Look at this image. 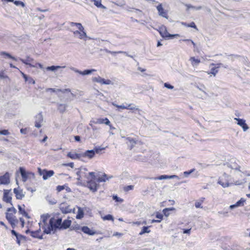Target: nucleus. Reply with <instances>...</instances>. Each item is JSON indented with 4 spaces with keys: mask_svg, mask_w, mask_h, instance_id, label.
Segmentation results:
<instances>
[{
    "mask_svg": "<svg viewBox=\"0 0 250 250\" xmlns=\"http://www.w3.org/2000/svg\"><path fill=\"white\" fill-rule=\"evenodd\" d=\"M104 149L105 147H102L100 146H97L94 147L93 150L94 151V154L95 155L96 154H100L102 150H104Z\"/></svg>",
    "mask_w": 250,
    "mask_h": 250,
    "instance_id": "34",
    "label": "nucleus"
},
{
    "mask_svg": "<svg viewBox=\"0 0 250 250\" xmlns=\"http://www.w3.org/2000/svg\"><path fill=\"white\" fill-rule=\"evenodd\" d=\"M43 118L42 112H40L35 116V126L40 128L42 126V123L43 122Z\"/></svg>",
    "mask_w": 250,
    "mask_h": 250,
    "instance_id": "12",
    "label": "nucleus"
},
{
    "mask_svg": "<svg viewBox=\"0 0 250 250\" xmlns=\"http://www.w3.org/2000/svg\"><path fill=\"white\" fill-rule=\"evenodd\" d=\"M81 230L85 234H88L90 236L94 235L98 233L95 230H91L87 226L81 227Z\"/></svg>",
    "mask_w": 250,
    "mask_h": 250,
    "instance_id": "16",
    "label": "nucleus"
},
{
    "mask_svg": "<svg viewBox=\"0 0 250 250\" xmlns=\"http://www.w3.org/2000/svg\"><path fill=\"white\" fill-rule=\"evenodd\" d=\"M60 68H61L60 66L52 65L50 66H47L46 69L47 71H55Z\"/></svg>",
    "mask_w": 250,
    "mask_h": 250,
    "instance_id": "37",
    "label": "nucleus"
},
{
    "mask_svg": "<svg viewBox=\"0 0 250 250\" xmlns=\"http://www.w3.org/2000/svg\"><path fill=\"white\" fill-rule=\"evenodd\" d=\"M226 250H243V249L239 246H236V248L234 247V246H233V248H231V249H225Z\"/></svg>",
    "mask_w": 250,
    "mask_h": 250,
    "instance_id": "64",
    "label": "nucleus"
},
{
    "mask_svg": "<svg viewBox=\"0 0 250 250\" xmlns=\"http://www.w3.org/2000/svg\"><path fill=\"white\" fill-rule=\"evenodd\" d=\"M83 170H87V168L84 167H81L76 172V174L78 176L82 175L81 172H82Z\"/></svg>",
    "mask_w": 250,
    "mask_h": 250,
    "instance_id": "50",
    "label": "nucleus"
},
{
    "mask_svg": "<svg viewBox=\"0 0 250 250\" xmlns=\"http://www.w3.org/2000/svg\"><path fill=\"white\" fill-rule=\"evenodd\" d=\"M156 218H157V219H159V220L161 221V220L163 218V214H162L161 213L157 212L156 214Z\"/></svg>",
    "mask_w": 250,
    "mask_h": 250,
    "instance_id": "60",
    "label": "nucleus"
},
{
    "mask_svg": "<svg viewBox=\"0 0 250 250\" xmlns=\"http://www.w3.org/2000/svg\"><path fill=\"white\" fill-rule=\"evenodd\" d=\"M13 2H14V4L17 6L21 5L23 7L25 6L24 2L20 0H13Z\"/></svg>",
    "mask_w": 250,
    "mask_h": 250,
    "instance_id": "48",
    "label": "nucleus"
},
{
    "mask_svg": "<svg viewBox=\"0 0 250 250\" xmlns=\"http://www.w3.org/2000/svg\"><path fill=\"white\" fill-rule=\"evenodd\" d=\"M59 208L63 214L71 213L72 208L66 203H62L59 206Z\"/></svg>",
    "mask_w": 250,
    "mask_h": 250,
    "instance_id": "9",
    "label": "nucleus"
},
{
    "mask_svg": "<svg viewBox=\"0 0 250 250\" xmlns=\"http://www.w3.org/2000/svg\"><path fill=\"white\" fill-rule=\"evenodd\" d=\"M157 31L163 38L166 39L167 38V34H168V32H167V27L165 26L162 25L158 29H157Z\"/></svg>",
    "mask_w": 250,
    "mask_h": 250,
    "instance_id": "17",
    "label": "nucleus"
},
{
    "mask_svg": "<svg viewBox=\"0 0 250 250\" xmlns=\"http://www.w3.org/2000/svg\"><path fill=\"white\" fill-rule=\"evenodd\" d=\"M66 187L65 185H62V186H58L57 187L56 189L58 192H60L62 190L65 189V187Z\"/></svg>",
    "mask_w": 250,
    "mask_h": 250,
    "instance_id": "58",
    "label": "nucleus"
},
{
    "mask_svg": "<svg viewBox=\"0 0 250 250\" xmlns=\"http://www.w3.org/2000/svg\"><path fill=\"white\" fill-rule=\"evenodd\" d=\"M83 157H87L92 159L95 156L94 151L93 149L86 150L84 153H82Z\"/></svg>",
    "mask_w": 250,
    "mask_h": 250,
    "instance_id": "22",
    "label": "nucleus"
},
{
    "mask_svg": "<svg viewBox=\"0 0 250 250\" xmlns=\"http://www.w3.org/2000/svg\"><path fill=\"white\" fill-rule=\"evenodd\" d=\"M70 69L73 71H74L76 73H78L81 75H89L91 74L92 72L96 71V70L94 69H85L83 71H81L77 69H76L75 67H71Z\"/></svg>",
    "mask_w": 250,
    "mask_h": 250,
    "instance_id": "11",
    "label": "nucleus"
},
{
    "mask_svg": "<svg viewBox=\"0 0 250 250\" xmlns=\"http://www.w3.org/2000/svg\"><path fill=\"white\" fill-rule=\"evenodd\" d=\"M81 227L78 224H76L74 226H72L70 229L71 230H78V229H81Z\"/></svg>",
    "mask_w": 250,
    "mask_h": 250,
    "instance_id": "61",
    "label": "nucleus"
},
{
    "mask_svg": "<svg viewBox=\"0 0 250 250\" xmlns=\"http://www.w3.org/2000/svg\"><path fill=\"white\" fill-rule=\"evenodd\" d=\"M164 86L168 89H172L174 86L168 83H164Z\"/></svg>",
    "mask_w": 250,
    "mask_h": 250,
    "instance_id": "59",
    "label": "nucleus"
},
{
    "mask_svg": "<svg viewBox=\"0 0 250 250\" xmlns=\"http://www.w3.org/2000/svg\"><path fill=\"white\" fill-rule=\"evenodd\" d=\"M10 182V176L8 172H6L4 175L0 176V185H8Z\"/></svg>",
    "mask_w": 250,
    "mask_h": 250,
    "instance_id": "14",
    "label": "nucleus"
},
{
    "mask_svg": "<svg viewBox=\"0 0 250 250\" xmlns=\"http://www.w3.org/2000/svg\"><path fill=\"white\" fill-rule=\"evenodd\" d=\"M112 199L116 202H118V203H122L124 201V200L123 199L120 198L117 195H114L112 196Z\"/></svg>",
    "mask_w": 250,
    "mask_h": 250,
    "instance_id": "46",
    "label": "nucleus"
},
{
    "mask_svg": "<svg viewBox=\"0 0 250 250\" xmlns=\"http://www.w3.org/2000/svg\"><path fill=\"white\" fill-rule=\"evenodd\" d=\"M169 211H170L168 210V209H167L166 208H164L163 210L164 215L167 217L169 215Z\"/></svg>",
    "mask_w": 250,
    "mask_h": 250,
    "instance_id": "63",
    "label": "nucleus"
},
{
    "mask_svg": "<svg viewBox=\"0 0 250 250\" xmlns=\"http://www.w3.org/2000/svg\"><path fill=\"white\" fill-rule=\"evenodd\" d=\"M61 217L57 218V219L54 217H51L49 220L48 226L42 227L43 229V232L44 234H55L57 230H61Z\"/></svg>",
    "mask_w": 250,
    "mask_h": 250,
    "instance_id": "1",
    "label": "nucleus"
},
{
    "mask_svg": "<svg viewBox=\"0 0 250 250\" xmlns=\"http://www.w3.org/2000/svg\"><path fill=\"white\" fill-rule=\"evenodd\" d=\"M91 1L94 2V5L98 8L106 9V7L102 4L101 0H91Z\"/></svg>",
    "mask_w": 250,
    "mask_h": 250,
    "instance_id": "28",
    "label": "nucleus"
},
{
    "mask_svg": "<svg viewBox=\"0 0 250 250\" xmlns=\"http://www.w3.org/2000/svg\"><path fill=\"white\" fill-rule=\"evenodd\" d=\"M22 207H23V208L21 206L19 205L18 206V209H19V213L20 214L22 215L23 216H24L26 218H28V219L30 218V217L29 215H28V214L26 212V211L24 209L25 205L24 204L22 205Z\"/></svg>",
    "mask_w": 250,
    "mask_h": 250,
    "instance_id": "23",
    "label": "nucleus"
},
{
    "mask_svg": "<svg viewBox=\"0 0 250 250\" xmlns=\"http://www.w3.org/2000/svg\"><path fill=\"white\" fill-rule=\"evenodd\" d=\"M211 65H217V66H219V68H220L221 67H224L225 68H228V65H225V64H224L223 63H216V64L212 63Z\"/></svg>",
    "mask_w": 250,
    "mask_h": 250,
    "instance_id": "49",
    "label": "nucleus"
},
{
    "mask_svg": "<svg viewBox=\"0 0 250 250\" xmlns=\"http://www.w3.org/2000/svg\"><path fill=\"white\" fill-rule=\"evenodd\" d=\"M59 89H56V88H48L46 89V92H59L58 90Z\"/></svg>",
    "mask_w": 250,
    "mask_h": 250,
    "instance_id": "62",
    "label": "nucleus"
},
{
    "mask_svg": "<svg viewBox=\"0 0 250 250\" xmlns=\"http://www.w3.org/2000/svg\"><path fill=\"white\" fill-rule=\"evenodd\" d=\"M9 134V132L7 129H2L0 130V135H8Z\"/></svg>",
    "mask_w": 250,
    "mask_h": 250,
    "instance_id": "56",
    "label": "nucleus"
},
{
    "mask_svg": "<svg viewBox=\"0 0 250 250\" xmlns=\"http://www.w3.org/2000/svg\"><path fill=\"white\" fill-rule=\"evenodd\" d=\"M92 81L94 82L100 83L102 84L108 85L113 84V83L111 80L109 79H104L100 76L93 77L92 78Z\"/></svg>",
    "mask_w": 250,
    "mask_h": 250,
    "instance_id": "6",
    "label": "nucleus"
},
{
    "mask_svg": "<svg viewBox=\"0 0 250 250\" xmlns=\"http://www.w3.org/2000/svg\"><path fill=\"white\" fill-rule=\"evenodd\" d=\"M214 67L211 68L210 71L208 74H211L213 76H215L216 74L218 72L219 66H217V65H214Z\"/></svg>",
    "mask_w": 250,
    "mask_h": 250,
    "instance_id": "36",
    "label": "nucleus"
},
{
    "mask_svg": "<svg viewBox=\"0 0 250 250\" xmlns=\"http://www.w3.org/2000/svg\"><path fill=\"white\" fill-rule=\"evenodd\" d=\"M187 26L188 27H191V28H194V29H196V30H198L197 28V26L196 25V24H195V23L194 22H191L190 23H188L187 24Z\"/></svg>",
    "mask_w": 250,
    "mask_h": 250,
    "instance_id": "53",
    "label": "nucleus"
},
{
    "mask_svg": "<svg viewBox=\"0 0 250 250\" xmlns=\"http://www.w3.org/2000/svg\"><path fill=\"white\" fill-rule=\"evenodd\" d=\"M157 10L158 12V14L159 16L165 18L167 19H168V16L167 15V12L166 10H165L162 4L161 3H159L157 6H156Z\"/></svg>",
    "mask_w": 250,
    "mask_h": 250,
    "instance_id": "10",
    "label": "nucleus"
},
{
    "mask_svg": "<svg viewBox=\"0 0 250 250\" xmlns=\"http://www.w3.org/2000/svg\"><path fill=\"white\" fill-rule=\"evenodd\" d=\"M31 236L35 238H38L39 239H42L43 236L42 235H40L39 234L36 233L34 231H31Z\"/></svg>",
    "mask_w": 250,
    "mask_h": 250,
    "instance_id": "40",
    "label": "nucleus"
},
{
    "mask_svg": "<svg viewBox=\"0 0 250 250\" xmlns=\"http://www.w3.org/2000/svg\"><path fill=\"white\" fill-rule=\"evenodd\" d=\"M176 178L177 179H179V177L176 175H161L158 177H153L151 179L154 180H162L164 179H174Z\"/></svg>",
    "mask_w": 250,
    "mask_h": 250,
    "instance_id": "15",
    "label": "nucleus"
},
{
    "mask_svg": "<svg viewBox=\"0 0 250 250\" xmlns=\"http://www.w3.org/2000/svg\"><path fill=\"white\" fill-rule=\"evenodd\" d=\"M71 221L68 219H65L62 222V218H61V230L66 229L70 228L71 225Z\"/></svg>",
    "mask_w": 250,
    "mask_h": 250,
    "instance_id": "20",
    "label": "nucleus"
},
{
    "mask_svg": "<svg viewBox=\"0 0 250 250\" xmlns=\"http://www.w3.org/2000/svg\"><path fill=\"white\" fill-rule=\"evenodd\" d=\"M246 200L243 198H241L239 200H238L236 203V206L239 207H241L244 206V203L245 202Z\"/></svg>",
    "mask_w": 250,
    "mask_h": 250,
    "instance_id": "45",
    "label": "nucleus"
},
{
    "mask_svg": "<svg viewBox=\"0 0 250 250\" xmlns=\"http://www.w3.org/2000/svg\"><path fill=\"white\" fill-rule=\"evenodd\" d=\"M224 166L232 169L240 171V167L236 163V160L234 159H232L230 162L224 164Z\"/></svg>",
    "mask_w": 250,
    "mask_h": 250,
    "instance_id": "8",
    "label": "nucleus"
},
{
    "mask_svg": "<svg viewBox=\"0 0 250 250\" xmlns=\"http://www.w3.org/2000/svg\"><path fill=\"white\" fill-rule=\"evenodd\" d=\"M149 227L150 226H144L141 229V231L139 232V235H143L146 233H149L150 232V230L149 229Z\"/></svg>",
    "mask_w": 250,
    "mask_h": 250,
    "instance_id": "31",
    "label": "nucleus"
},
{
    "mask_svg": "<svg viewBox=\"0 0 250 250\" xmlns=\"http://www.w3.org/2000/svg\"><path fill=\"white\" fill-rule=\"evenodd\" d=\"M179 35L178 34H171L168 33L167 34V38L166 40H169V39H174L175 37H179Z\"/></svg>",
    "mask_w": 250,
    "mask_h": 250,
    "instance_id": "47",
    "label": "nucleus"
},
{
    "mask_svg": "<svg viewBox=\"0 0 250 250\" xmlns=\"http://www.w3.org/2000/svg\"><path fill=\"white\" fill-rule=\"evenodd\" d=\"M0 78L4 79L8 78V77L7 75L5 74L4 71H1L0 72Z\"/></svg>",
    "mask_w": 250,
    "mask_h": 250,
    "instance_id": "57",
    "label": "nucleus"
},
{
    "mask_svg": "<svg viewBox=\"0 0 250 250\" xmlns=\"http://www.w3.org/2000/svg\"><path fill=\"white\" fill-rule=\"evenodd\" d=\"M182 41L187 42L188 44V43H190V42L191 43L193 44V45L194 46V47H195V45H196V44L195 43V42L192 40H190V39H184V40H182Z\"/></svg>",
    "mask_w": 250,
    "mask_h": 250,
    "instance_id": "51",
    "label": "nucleus"
},
{
    "mask_svg": "<svg viewBox=\"0 0 250 250\" xmlns=\"http://www.w3.org/2000/svg\"><path fill=\"white\" fill-rule=\"evenodd\" d=\"M38 172L40 175L42 176V179L44 180H46L54 174V171L53 170L42 169L40 167L38 168Z\"/></svg>",
    "mask_w": 250,
    "mask_h": 250,
    "instance_id": "3",
    "label": "nucleus"
},
{
    "mask_svg": "<svg viewBox=\"0 0 250 250\" xmlns=\"http://www.w3.org/2000/svg\"><path fill=\"white\" fill-rule=\"evenodd\" d=\"M234 119L237 121V124L243 128L244 131H246L249 129V126L246 124L245 120L237 118H235Z\"/></svg>",
    "mask_w": 250,
    "mask_h": 250,
    "instance_id": "13",
    "label": "nucleus"
},
{
    "mask_svg": "<svg viewBox=\"0 0 250 250\" xmlns=\"http://www.w3.org/2000/svg\"><path fill=\"white\" fill-rule=\"evenodd\" d=\"M11 232L13 235L16 237V242L19 246L21 245V240L27 241V237L25 236L18 233L14 229L11 230Z\"/></svg>",
    "mask_w": 250,
    "mask_h": 250,
    "instance_id": "7",
    "label": "nucleus"
},
{
    "mask_svg": "<svg viewBox=\"0 0 250 250\" xmlns=\"http://www.w3.org/2000/svg\"><path fill=\"white\" fill-rule=\"evenodd\" d=\"M50 217V215L48 213L42 214L41 216V219L44 225L47 224L46 222L48 218Z\"/></svg>",
    "mask_w": 250,
    "mask_h": 250,
    "instance_id": "32",
    "label": "nucleus"
},
{
    "mask_svg": "<svg viewBox=\"0 0 250 250\" xmlns=\"http://www.w3.org/2000/svg\"><path fill=\"white\" fill-rule=\"evenodd\" d=\"M134 186L133 185L127 186L124 188V190L126 192H127L129 190H132Z\"/></svg>",
    "mask_w": 250,
    "mask_h": 250,
    "instance_id": "52",
    "label": "nucleus"
},
{
    "mask_svg": "<svg viewBox=\"0 0 250 250\" xmlns=\"http://www.w3.org/2000/svg\"><path fill=\"white\" fill-rule=\"evenodd\" d=\"M83 209L81 207H78V212L76 216V218L77 219H81L83 217Z\"/></svg>",
    "mask_w": 250,
    "mask_h": 250,
    "instance_id": "27",
    "label": "nucleus"
},
{
    "mask_svg": "<svg viewBox=\"0 0 250 250\" xmlns=\"http://www.w3.org/2000/svg\"><path fill=\"white\" fill-rule=\"evenodd\" d=\"M95 180H90L87 182V186L90 190L95 192L97 190V184L94 181Z\"/></svg>",
    "mask_w": 250,
    "mask_h": 250,
    "instance_id": "18",
    "label": "nucleus"
},
{
    "mask_svg": "<svg viewBox=\"0 0 250 250\" xmlns=\"http://www.w3.org/2000/svg\"><path fill=\"white\" fill-rule=\"evenodd\" d=\"M66 107V104H60L58 105V109L61 113H62L65 111Z\"/></svg>",
    "mask_w": 250,
    "mask_h": 250,
    "instance_id": "29",
    "label": "nucleus"
},
{
    "mask_svg": "<svg viewBox=\"0 0 250 250\" xmlns=\"http://www.w3.org/2000/svg\"><path fill=\"white\" fill-rule=\"evenodd\" d=\"M190 61L191 62L192 65H198L200 62V60L196 59L195 57H192L190 58Z\"/></svg>",
    "mask_w": 250,
    "mask_h": 250,
    "instance_id": "38",
    "label": "nucleus"
},
{
    "mask_svg": "<svg viewBox=\"0 0 250 250\" xmlns=\"http://www.w3.org/2000/svg\"><path fill=\"white\" fill-rule=\"evenodd\" d=\"M114 4L117 6L122 7V6H124L125 4V1L122 0L121 1H117V2H115Z\"/></svg>",
    "mask_w": 250,
    "mask_h": 250,
    "instance_id": "55",
    "label": "nucleus"
},
{
    "mask_svg": "<svg viewBox=\"0 0 250 250\" xmlns=\"http://www.w3.org/2000/svg\"><path fill=\"white\" fill-rule=\"evenodd\" d=\"M19 172L21 174L22 178V181L25 182L28 179L35 178V173L31 171H27L25 168L23 167H20L19 168Z\"/></svg>",
    "mask_w": 250,
    "mask_h": 250,
    "instance_id": "2",
    "label": "nucleus"
},
{
    "mask_svg": "<svg viewBox=\"0 0 250 250\" xmlns=\"http://www.w3.org/2000/svg\"><path fill=\"white\" fill-rule=\"evenodd\" d=\"M195 168H192L189 170L185 171L183 172V175L185 177H188V176L195 171Z\"/></svg>",
    "mask_w": 250,
    "mask_h": 250,
    "instance_id": "44",
    "label": "nucleus"
},
{
    "mask_svg": "<svg viewBox=\"0 0 250 250\" xmlns=\"http://www.w3.org/2000/svg\"><path fill=\"white\" fill-rule=\"evenodd\" d=\"M11 189H4L3 190V195L2 200L4 202L7 203H10L11 205L13 206L12 203V194H10L11 192Z\"/></svg>",
    "mask_w": 250,
    "mask_h": 250,
    "instance_id": "5",
    "label": "nucleus"
},
{
    "mask_svg": "<svg viewBox=\"0 0 250 250\" xmlns=\"http://www.w3.org/2000/svg\"><path fill=\"white\" fill-rule=\"evenodd\" d=\"M218 183L221 185L223 188L228 187L230 185L228 182H224L220 179L218 180Z\"/></svg>",
    "mask_w": 250,
    "mask_h": 250,
    "instance_id": "41",
    "label": "nucleus"
},
{
    "mask_svg": "<svg viewBox=\"0 0 250 250\" xmlns=\"http://www.w3.org/2000/svg\"><path fill=\"white\" fill-rule=\"evenodd\" d=\"M0 54L1 55H4L6 56L7 58L12 59L14 61H17V59L15 57L12 56L10 53H7L6 52L2 51L0 52Z\"/></svg>",
    "mask_w": 250,
    "mask_h": 250,
    "instance_id": "35",
    "label": "nucleus"
},
{
    "mask_svg": "<svg viewBox=\"0 0 250 250\" xmlns=\"http://www.w3.org/2000/svg\"><path fill=\"white\" fill-rule=\"evenodd\" d=\"M67 156L71 159H80L82 157V153H77L74 152H69Z\"/></svg>",
    "mask_w": 250,
    "mask_h": 250,
    "instance_id": "24",
    "label": "nucleus"
},
{
    "mask_svg": "<svg viewBox=\"0 0 250 250\" xmlns=\"http://www.w3.org/2000/svg\"><path fill=\"white\" fill-rule=\"evenodd\" d=\"M108 179L107 175L105 173H104L102 177H99L97 179V181L98 183L105 182L106 180H108Z\"/></svg>",
    "mask_w": 250,
    "mask_h": 250,
    "instance_id": "33",
    "label": "nucleus"
},
{
    "mask_svg": "<svg viewBox=\"0 0 250 250\" xmlns=\"http://www.w3.org/2000/svg\"><path fill=\"white\" fill-rule=\"evenodd\" d=\"M13 192L15 194L16 199L18 200H21L24 197V194L23 193L22 189L15 188Z\"/></svg>",
    "mask_w": 250,
    "mask_h": 250,
    "instance_id": "21",
    "label": "nucleus"
},
{
    "mask_svg": "<svg viewBox=\"0 0 250 250\" xmlns=\"http://www.w3.org/2000/svg\"><path fill=\"white\" fill-rule=\"evenodd\" d=\"M20 60L23 63L29 65L30 67H34V65L30 63L31 62L33 61V59L29 56H27L26 59L20 58Z\"/></svg>",
    "mask_w": 250,
    "mask_h": 250,
    "instance_id": "26",
    "label": "nucleus"
},
{
    "mask_svg": "<svg viewBox=\"0 0 250 250\" xmlns=\"http://www.w3.org/2000/svg\"><path fill=\"white\" fill-rule=\"evenodd\" d=\"M127 109H129L133 111V112L136 113V111H139L140 109L137 106H135L133 104H130L127 105Z\"/></svg>",
    "mask_w": 250,
    "mask_h": 250,
    "instance_id": "30",
    "label": "nucleus"
},
{
    "mask_svg": "<svg viewBox=\"0 0 250 250\" xmlns=\"http://www.w3.org/2000/svg\"><path fill=\"white\" fill-rule=\"evenodd\" d=\"M5 217L6 219L11 225L12 228H15L16 227V223L18 222V220L15 218V216H13V215L12 213L6 212Z\"/></svg>",
    "mask_w": 250,
    "mask_h": 250,
    "instance_id": "4",
    "label": "nucleus"
},
{
    "mask_svg": "<svg viewBox=\"0 0 250 250\" xmlns=\"http://www.w3.org/2000/svg\"><path fill=\"white\" fill-rule=\"evenodd\" d=\"M70 24L71 26H76L79 30L83 29V26L80 23L71 22Z\"/></svg>",
    "mask_w": 250,
    "mask_h": 250,
    "instance_id": "42",
    "label": "nucleus"
},
{
    "mask_svg": "<svg viewBox=\"0 0 250 250\" xmlns=\"http://www.w3.org/2000/svg\"><path fill=\"white\" fill-rule=\"evenodd\" d=\"M126 144L130 150H131L135 145L137 144L138 141L131 137H126Z\"/></svg>",
    "mask_w": 250,
    "mask_h": 250,
    "instance_id": "19",
    "label": "nucleus"
},
{
    "mask_svg": "<svg viewBox=\"0 0 250 250\" xmlns=\"http://www.w3.org/2000/svg\"><path fill=\"white\" fill-rule=\"evenodd\" d=\"M80 31V34H79V38L80 39H83L84 37L87 38V35L86 32L84 31V28L83 27V29Z\"/></svg>",
    "mask_w": 250,
    "mask_h": 250,
    "instance_id": "43",
    "label": "nucleus"
},
{
    "mask_svg": "<svg viewBox=\"0 0 250 250\" xmlns=\"http://www.w3.org/2000/svg\"><path fill=\"white\" fill-rule=\"evenodd\" d=\"M102 218L104 220H108V221H114V217L113 216V215H112L111 214H107L106 215H104V216L102 217Z\"/></svg>",
    "mask_w": 250,
    "mask_h": 250,
    "instance_id": "39",
    "label": "nucleus"
},
{
    "mask_svg": "<svg viewBox=\"0 0 250 250\" xmlns=\"http://www.w3.org/2000/svg\"><path fill=\"white\" fill-rule=\"evenodd\" d=\"M7 212L9 213H10V212H13V213L15 214L17 212V210L14 207H12L11 208H8L7 209Z\"/></svg>",
    "mask_w": 250,
    "mask_h": 250,
    "instance_id": "54",
    "label": "nucleus"
},
{
    "mask_svg": "<svg viewBox=\"0 0 250 250\" xmlns=\"http://www.w3.org/2000/svg\"><path fill=\"white\" fill-rule=\"evenodd\" d=\"M97 124H105L106 125H110V122L107 118H99L94 122Z\"/></svg>",
    "mask_w": 250,
    "mask_h": 250,
    "instance_id": "25",
    "label": "nucleus"
}]
</instances>
